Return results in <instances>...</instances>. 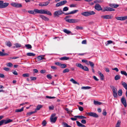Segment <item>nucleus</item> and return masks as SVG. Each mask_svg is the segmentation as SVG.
<instances>
[{
  "label": "nucleus",
  "mask_w": 127,
  "mask_h": 127,
  "mask_svg": "<svg viewBox=\"0 0 127 127\" xmlns=\"http://www.w3.org/2000/svg\"><path fill=\"white\" fill-rule=\"evenodd\" d=\"M59 59L61 60L66 61L71 60V59L69 57L65 56L60 58Z\"/></svg>",
  "instance_id": "f3484780"
},
{
  "label": "nucleus",
  "mask_w": 127,
  "mask_h": 127,
  "mask_svg": "<svg viewBox=\"0 0 127 127\" xmlns=\"http://www.w3.org/2000/svg\"><path fill=\"white\" fill-rule=\"evenodd\" d=\"M44 55H41L38 56L37 58V59L39 60L40 61L43 59H44Z\"/></svg>",
  "instance_id": "aec40b11"
},
{
  "label": "nucleus",
  "mask_w": 127,
  "mask_h": 127,
  "mask_svg": "<svg viewBox=\"0 0 127 127\" xmlns=\"http://www.w3.org/2000/svg\"><path fill=\"white\" fill-rule=\"evenodd\" d=\"M120 76L119 75H117L114 78L115 80H117L120 79Z\"/></svg>",
  "instance_id": "a18cd8bd"
},
{
  "label": "nucleus",
  "mask_w": 127,
  "mask_h": 127,
  "mask_svg": "<svg viewBox=\"0 0 127 127\" xmlns=\"http://www.w3.org/2000/svg\"><path fill=\"white\" fill-rule=\"evenodd\" d=\"M71 16L68 15L66 16L64 18V19L66 21L69 23H76L79 22L80 20L79 19H67V18L71 17Z\"/></svg>",
  "instance_id": "f257e3e1"
},
{
  "label": "nucleus",
  "mask_w": 127,
  "mask_h": 127,
  "mask_svg": "<svg viewBox=\"0 0 127 127\" xmlns=\"http://www.w3.org/2000/svg\"><path fill=\"white\" fill-rule=\"evenodd\" d=\"M122 85L123 87L127 91V84L125 82H122Z\"/></svg>",
  "instance_id": "4be33fe9"
},
{
  "label": "nucleus",
  "mask_w": 127,
  "mask_h": 127,
  "mask_svg": "<svg viewBox=\"0 0 127 127\" xmlns=\"http://www.w3.org/2000/svg\"><path fill=\"white\" fill-rule=\"evenodd\" d=\"M121 73L122 74L126 76H127V73L125 71H121Z\"/></svg>",
  "instance_id": "c03bdc74"
},
{
  "label": "nucleus",
  "mask_w": 127,
  "mask_h": 127,
  "mask_svg": "<svg viewBox=\"0 0 127 127\" xmlns=\"http://www.w3.org/2000/svg\"><path fill=\"white\" fill-rule=\"evenodd\" d=\"M103 114L104 116H106L107 114V112L106 110L104 109L103 110V112L102 113Z\"/></svg>",
  "instance_id": "0e129e2a"
},
{
  "label": "nucleus",
  "mask_w": 127,
  "mask_h": 127,
  "mask_svg": "<svg viewBox=\"0 0 127 127\" xmlns=\"http://www.w3.org/2000/svg\"><path fill=\"white\" fill-rule=\"evenodd\" d=\"M121 123V122L120 121H118L115 127H120V125Z\"/></svg>",
  "instance_id": "4c0bfd02"
},
{
  "label": "nucleus",
  "mask_w": 127,
  "mask_h": 127,
  "mask_svg": "<svg viewBox=\"0 0 127 127\" xmlns=\"http://www.w3.org/2000/svg\"><path fill=\"white\" fill-rule=\"evenodd\" d=\"M56 114L55 113L52 114L50 117V122L52 123H54L56 121L57 117H55Z\"/></svg>",
  "instance_id": "20e7f679"
},
{
  "label": "nucleus",
  "mask_w": 127,
  "mask_h": 127,
  "mask_svg": "<svg viewBox=\"0 0 127 127\" xmlns=\"http://www.w3.org/2000/svg\"><path fill=\"white\" fill-rule=\"evenodd\" d=\"M116 18L117 20L124 21L127 19V16L123 17H116Z\"/></svg>",
  "instance_id": "4468645a"
},
{
  "label": "nucleus",
  "mask_w": 127,
  "mask_h": 127,
  "mask_svg": "<svg viewBox=\"0 0 127 127\" xmlns=\"http://www.w3.org/2000/svg\"><path fill=\"white\" fill-rule=\"evenodd\" d=\"M46 122L45 120L43 121L42 123V124L43 126H45L46 125Z\"/></svg>",
  "instance_id": "6e6d98bb"
},
{
  "label": "nucleus",
  "mask_w": 127,
  "mask_h": 127,
  "mask_svg": "<svg viewBox=\"0 0 127 127\" xmlns=\"http://www.w3.org/2000/svg\"><path fill=\"white\" fill-rule=\"evenodd\" d=\"M111 88L113 91V94L114 98H116L117 96V89L113 86H111Z\"/></svg>",
  "instance_id": "7ed1b4c3"
},
{
  "label": "nucleus",
  "mask_w": 127,
  "mask_h": 127,
  "mask_svg": "<svg viewBox=\"0 0 127 127\" xmlns=\"http://www.w3.org/2000/svg\"><path fill=\"white\" fill-rule=\"evenodd\" d=\"M83 68H82V69L83 70L86 71H89V69L87 67L85 66H83Z\"/></svg>",
  "instance_id": "e433bc0d"
},
{
  "label": "nucleus",
  "mask_w": 127,
  "mask_h": 127,
  "mask_svg": "<svg viewBox=\"0 0 127 127\" xmlns=\"http://www.w3.org/2000/svg\"><path fill=\"white\" fill-rule=\"evenodd\" d=\"M76 65L77 66L79 67L81 69L83 68V66H84L81 64L80 63H76Z\"/></svg>",
  "instance_id": "a878e982"
},
{
  "label": "nucleus",
  "mask_w": 127,
  "mask_h": 127,
  "mask_svg": "<svg viewBox=\"0 0 127 127\" xmlns=\"http://www.w3.org/2000/svg\"><path fill=\"white\" fill-rule=\"evenodd\" d=\"M95 13L93 11H89L84 12L81 13V14L85 16H88L91 15H94Z\"/></svg>",
  "instance_id": "f03ea898"
},
{
  "label": "nucleus",
  "mask_w": 127,
  "mask_h": 127,
  "mask_svg": "<svg viewBox=\"0 0 127 127\" xmlns=\"http://www.w3.org/2000/svg\"><path fill=\"white\" fill-rule=\"evenodd\" d=\"M63 32L67 34H69L71 33V32L67 30L66 29H64L63 30Z\"/></svg>",
  "instance_id": "c85d7f7f"
},
{
  "label": "nucleus",
  "mask_w": 127,
  "mask_h": 127,
  "mask_svg": "<svg viewBox=\"0 0 127 127\" xmlns=\"http://www.w3.org/2000/svg\"><path fill=\"white\" fill-rule=\"evenodd\" d=\"M36 112V111L35 110V111H34L31 112H29V113H27V115H30L32 114H34V113H35Z\"/></svg>",
  "instance_id": "de8ad7c7"
},
{
  "label": "nucleus",
  "mask_w": 127,
  "mask_h": 127,
  "mask_svg": "<svg viewBox=\"0 0 127 127\" xmlns=\"http://www.w3.org/2000/svg\"><path fill=\"white\" fill-rule=\"evenodd\" d=\"M78 10H73L72 11H71L70 12H69V14H73L75 13H76L77 12H78Z\"/></svg>",
  "instance_id": "c9c22d12"
},
{
  "label": "nucleus",
  "mask_w": 127,
  "mask_h": 127,
  "mask_svg": "<svg viewBox=\"0 0 127 127\" xmlns=\"http://www.w3.org/2000/svg\"><path fill=\"white\" fill-rule=\"evenodd\" d=\"M121 101L122 104L125 107L127 106V104L125 98L124 97H122L121 99Z\"/></svg>",
  "instance_id": "2eb2a0df"
},
{
  "label": "nucleus",
  "mask_w": 127,
  "mask_h": 127,
  "mask_svg": "<svg viewBox=\"0 0 127 127\" xmlns=\"http://www.w3.org/2000/svg\"><path fill=\"white\" fill-rule=\"evenodd\" d=\"M9 4V3H4L3 2L2 5L1 6V8H3L6 7H7Z\"/></svg>",
  "instance_id": "6ab92c4d"
},
{
  "label": "nucleus",
  "mask_w": 127,
  "mask_h": 127,
  "mask_svg": "<svg viewBox=\"0 0 127 127\" xmlns=\"http://www.w3.org/2000/svg\"><path fill=\"white\" fill-rule=\"evenodd\" d=\"M87 115L93 117L95 118H97L99 117L98 115L96 113L90 112L86 113Z\"/></svg>",
  "instance_id": "6e6552de"
},
{
  "label": "nucleus",
  "mask_w": 127,
  "mask_h": 127,
  "mask_svg": "<svg viewBox=\"0 0 127 127\" xmlns=\"http://www.w3.org/2000/svg\"><path fill=\"white\" fill-rule=\"evenodd\" d=\"M30 78L32 81H34L36 79V78L34 77H31Z\"/></svg>",
  "instance_id": "680f3d73"
},
{
  "label": "nucleus",
  "mask_w": 127,
  "mask_h": 127,
  "mask_svg": "<svg viewBox=\"0 0 127 127\" xmlns=\"http://www.w3.org/2000/svg\"><path fill=\"white\" fill-rule=\"evenodd\" d=\"M77 126L79 127H81L82 124L81 123L79 122L78 121H76V122Z\"/></svg>",
  "instance_id": "13d9d810"
},
{
  "label": "nucleus",
  "mask_w": 127,
  "mask_h": 127,
  "mask_svg": "<svg viewBox=\"0 0 127 127\" xmlns=\"http://www.w3.org/2000/svg\"><path fill=\"white\" fill-rule=\"evenodd\" d=\"M64 13V12L62 10H58L54 12V15L55 17H59V16Z\"/></svg>",
  "instance_id": "423d86ee"
},
{
  "label": "nucleus",
  "mask_w": 127,
  "mask_h": 127,
  "mask_svg": "<svg viewBox=\"0 0 127 127\" xmlns=\"http://www.w3.org/2000/svg\"><path fill=\"white\" fill-rule=\"evenodd\" d=\"M10 4L12 6L20 8L22 7V5L20 3L13 2L11 3Z\"/></svg>",
  "instance_id": "9d476101"
},
{
  "label": "nucleus",
  "mask_w": 127,
  "mask_h": 127,
  "mask_svg": "<svg viewBox=\"0 0 127 127\" xmlns=\"http://www.w3.org/2000/svg\"><path fill=\"white\" fill-rule=\"evenodd\" d=\"M67 2V1L66 0L61 1L57 3L56 5V7H58L64 5Z\"/></svg>",
  "instance_id": "1a4fd4ad"
},
{
  "label": "nucleus",
  "mask_w": 127,
  "mask_h": 127,
  "mask_svg": "<svg viewBox=\"0 0 127 127\" xmlns=\"http://www.w3.org/2000/svg\"><path fill=\"white\" fill-rule=\"evenodd\" d=\"M113 17L111 15H102L101 16V18L107 19H111Z\"/></svg>",
  "instance_id": "ddd939ff"
},
{
  "label": "nucleus",
  "mask_w": 127,
  "mask_h": 127,
  "mask_svg": "<svg viewBox=\"0 0 127 127\" xmlns=\"http://www.w3.org/2000/svg\"><path fill=\"white\" fill-rule=\"evenodd\" d=\"M50 0H49V1H48L43 2V3L44 4V6H46L48 5L49 4V3H50Z\"/></svg>",
  "instance_id": "49530a36"
},
{
  "label": "nucleus",
  "mask_w": 127,
  "mask_h": 127,
  "mask_svg": "<svg viewBox=\"0 0 127 127\" xmlns=\"http://www.w3.org/2000/svg\"><path fill=\"white\" fill-rule=\"evenodd\" d=\"M45 14H47L50 16H51L52 15V14L51 12L50 11H48L47 10H46Z\"/></svg>",
  "instance_id": "ea45409f"
},
{
  "label": "nucleus",
  "mask_w": 127,
  "mask_h": 127,
  "mask_svg": "<svg viewBox=\"0 0 127 127\" xmlns=\"http://www.w3.org/2000/svg\"><path fill=\"white\" fill-rule=\"evenodd\" d=\"M42 107V105H38L35 109V110L36 111L37 110H38L40 109Z\"/></svg>",
  "instance_id": "c756f323"
},
{
  "label": "nucleus",
  "mask_w": 127,
  "mask_h": 127,
  "mask_svg": "<svg viewBox=\"0 0 127 127\" xmlns=\"http://www.w3.org/2000/svg\"><path fill=\"white\" fill-rule=\"evenodd\" d=\"M14 46L13 47V48H20L21 47V44L18 43H16L14 44Z\"/></svg>",
  "instance_id": "a211bd4d"
},
{
  "label": "nucleus",
  "mask_w": 127,
  "mask_h": 127,
  "mask_svg": "<svg viewBox=\"0 0 127 127\" xmlns=\"http://www.w3.org/2000/svg\"><path fill=\"white\" fill-rule=\"evenodd\" d=\"M89 64L91 66V67L94 68V64L91 61H89Z\"/></svg>",
  "instance_id": "f704fd0d"
},
{
  "label": "nucleus",
  "mask_w": 127,
  "mask_h": 127,
  "mask_svg": "<svg viewBox=\"0 0 127 127\" xmlns=\"http://www.w3.org/2000/svg\"><path fill=\"white\" fill-rule=\"evenodd\" d=\"M75 29L77 30H82L83 28L82 27H79V26H77L75 28Z\"/></svg>",
  "instance_id": "3c124183"
},
{
  "label": "nucleus",
  "mask_w": 127,
  "mask_h": 127,
  "mask_svg": "<svg viewBox=\"0 0 127 127\" xmlns=\"http://www.w3.org/2000/svg\"><path fill=\"white\" fill-rule=\"evenodd\" d=\"M70 81L74 84H77L79 85V83H77L76 81H75L73 78H71L70 80Z\"/></svg>",
  "instance_id": "7c9ffc66"
},
{
  "label": "nucleus",
  "mask_w": 127,
  "mask_h": 127,
  "mask_svg": "<svg viewBox=\"0 0 127 127\" xmlns=\"http://www.w3.org/2000/svg\"><path fill=\"white\" fill-rule=\"evenodd\" d=\"M6 44L7 46L9 47H11L12 45L10 41H7L6 43Z\"/></svg>",
  "instance_id": "bb28decb"
},
{
  "label": "nucleus",
  "mask_w": 127,
  "mask_h": 127,
  "mask_svg": "<svg viewBox=\"0 0 127 127\" xmlns=\"http://www.w3.org/2000/svg\"><path fill=\"white\" fill-rule=\"evenodd\" d=\"M81 122L83 124H85L86 123V121L85 120L82 119L81 121Z\"/></svg>",
  "instance_id": "774afa93"
},
{
  "label": "nucleus",
  "mask_w": 127,
  "mask_h": 127,
  "mask_svg": "<svg viewBox=\"0 0 127 127\" xmlns=\"http://www.w3.org/2000/svg\"><path fill=\"white\" fill-rule=\"evenodd\" d=\"M35 11H34V9L33 11L30 10L28 11V12L30 14H35Z\"/></svg>",
  "instance_id": "09e8293b"
},
{
  "label": "nucleus",
  "mask_w": 127,
  "mask_h": 127,
  "mask_svg": "<svg viewBox=\"0 0 127 127\" xmlns=\"http://www.w3.org/2000/svg\"><path fill=\"white\" fill-rule=\"evenodd\" d=\"M13 120L10 119L8 120H2L0 121V126L3 124H6L12 122Z\"/></svg>",
  "instance_id": "39448f33"
},
{
  "label": "nucleus",
  "mask_w": 127,
  "mask_h": 127,
  "mask_svg": "<svg viewBox=\"0 0 127 127\" xmlns=\"http://www.w3.org/2000/svg\"><path fill=\"white\" fill-rule=\"evenodd\" d=\"M22 76L24 77H28L29 76V74L28 73L24 74L22 75Z\"/></svg>",
  "instance_id": "603ef678"
},
{
  "label": "nucleus",
  "mask_w": 127,
  "mask_h": 127,
  "mask_svg": "<svg viewBox=\"0 0 127 127\" xmlns=\"http://www.w3.org/2000/svg\"><path fill=\"white\" fill-rule=\"evenodd\" d=\"M91 87L89 86H86V87H81V89H83L86 90V89H91Z\"/></svg>",
  "instance_id": "a19ab883"
},
{
  "label": "nucleus",
  "mask_w": 127,
  "mask_h": 127,
  "mask_svg": "<svg viewBox=\"0 0 127 127\" xmlns=\"http://www.w3.org/2000/svg\"><path fill=\"white\" fill-rule=\"evenodd\" d=\"M60 66L61 68H64L66 67L67 66L66 64H65L61 63Z\"/></svg>",
  "instance_id": "79ce46f5"
},
{
  "label": "nucleus",
  "mask_w": 127,
  "mask_h": 127,
  "mask_svg": "<svg viewBox=\"0 0 127 127\" xmlns=\"http://www.w3.org/2000/svg\"><path fill=\"white\" fill-rule=\"evenodd\" d=\"M47 77L48 79H50L52 78V76L50 74H48L47 75Z\"/></svg>",
  "instance_id": "052dcab7"
},
{
  "label": "nucleus",
  "mask_w": 127,
  "mask_h": 127,
  "mask_svg": "<svg viewBox=\"0 0 127 127\" xmlns=\"http://www.w3.org/2000/svg\"><path fill=\"white\" fill-rule=\"evenodd\" d=\"M39 16L43 20L45 21H48L49 20V19L48 18L43 15H39Z\"/></svg>",
  "instance_id": "dca6fc26"
},
{
  "label": "nucleus",
  "mask_w": 127,
  "mask_h": 127,
  "mask_svg": "<svg viewBox=\"0 0 127 127\" xmlns=\"http://www.w3.org/2000/svg\"><path fill=\"white\" fill-rule=\"evenodd\" d=\"M78 109L81 111H82L83 110V107L81 106L79 107Z\"/></svg>",
  "instance_id": "69168bd1"
},
{
  "label": "nucleus",
  "mask_w": 127,
  "mask_h": 127,
  "mask_svg": "<svg viewBox=\"0 0 127 127\" xmlns=\"http://www.w3.org/2000/svg\"><path fill=\"white\" fill-rule=\"evenodd\" d=\"M118 94L120 96H121L122 95V89L119 90L118 91Z\"/></svg>",
  "instance_id": "473e14b6"
},
{
  "label": "nucleus",
  "mask_w": 127,
  "mask_h": 127,
  "mask_svg": "<svg viewBox=\"0 0 127 127\" xmlns=\"http://www.w3.org/2000/svg\"><path fill=\"white\" fill-rule=\"evenodd\" d=\"M68 10V8L67 7H64L63 9V11H66Z\"/></svg>",
  "instance_id": "bf43d9fd"
},
{
  "label": "nucleus",
  "mask_w": 127,
  "mask_h": 127,
  "mask_svg": "<svg viewBox=\"0 0 127 127\" xmlns=\"http://www.w3.org/2000/svg\"><path fill=\"white\" fill-rule=\"evenodd\" d=\"M115 9L113 8L108 7H105L102 10V11L105 12V11H114Z\"/></svg>",
  "instance_id": "9b49d317"
},
{
  "label": "nucleus",
  "mask_w": 127,
  "mask_h": 127,
  "mask_svg": "<svg viewBox=\"0 0 127 127\" xmlns=\"http://www.w3.org/2000/svg\"><path fill=\"white\" fill-rule=\"evenodd\" d=\"M63 125L64 127H72L71 126L68 125L66 123H63Z\"/></svg>",
  "instance_id": "8fccbe9b"
},
{
  "label": "nucleus",
  "mask_w": 127,
  "mask_h": 127,
  "mask_svg": "<svg viewBox=\"0 0 127 127\" xmlns=\"http://www.w3.org/2000/svg\"><path fill=\"white\" fill-rule=\"evenodd\" d=\"M27 55L28 56H34L35 54L32 53H28L27 54Z\"/></svg>",
  "instance_id": "5701e85b"
},
{
  "label": "nucleus",
  "mask_w": 127,
  "mask_h": 127,
  "mask_svg": "<svg viewBox=\"0 0 127 127\" xmlns=\"http://www.w3.org/2000/svg\"><path fill=\"white\" fill-rule=\"evenodd\" d=\"M69 70L68 68H66L64 69L63 71V73H65L66 72H68L69 71Z\"/></svg>",
  "instance_id": "5fc2aeb1"
},
{
  "label": "nucleus",
  "mask_w": 127,
  "mask_h": 127,
  "mask_svg": "<svg viewBox=\"0 0 127 127\" xmlns=\"http://www.w3.org/2000/svg\"><path fill=\"white\" fill-rule=\"evenodd\" d=\"M46 98L49 99H53L55 98V97L54 96L51 97L50 96H46Z\"/></svg>",
  "instance_id": "e2e57ef3"
},
{
  "label": "nucleus",
  "mask_w": 127,
  "mask_h": 127,
  "mask_svg": "<svg viewBox=\"0 0 127 127\" xmlns=\"http://www.w3.org/2000/svg\"><path fill=\"white\" fill-rule=\"evenodd\" d=\"M25 46L28 49H31L32 48L31 45L29 44H26L25 45Z\"/></svg>",
  "instance_id": "2f4dec72"
},
{
  "label": "nucleus",
  "mask_w": 127,
  "mask_h": 127,
  "mask_svg": "<svg viewBox=\"0 0 127 127\" xmlns=\"http://www.w3.org/2000/svg\"><path fill=\"white\" fill-rule=\"evenodd\" d=\"M95 10L98 11L102 10V9L101 6L99 4L97 3L95 4Z\"/></svg>",
  "instance_id": "f8f14e48"
},
{
  "label": "nucleus",
  "mask_w": 127,
  "mask_h": 127,
  "mask_svg": "<svg viewBox=\"0 0 127 127\" xmlns=\"http://www.w3.org/2000/svg\"><path fill=\"white\" fill-rule=\"evenodd\" d=\"M46 10L40 9L38 10L37 9H34L35 12L36 13L40 14H45Z\"/></svg>",
  "instance_id": "0eeeda50"
},
{
  "label": "nucleus",
  "mask_w": 127,
  "mask_h": 127,
  "mask_svg": "<svg viewBox=\"0 0 127 127\" xmlns=\"http://www.w3.org/2000/svg\"><path fill=\"white\" fill-rule=\"evenodd\" d=\"M113 41L111 40H109L107 41V43L106 44V45L107 46L109 44H111L112 43Z\"/></svg>",
  "instance_id": "864d4df0"
},
{
  "label": "nucleus",
  "mask_w": 127,
  "mask_h": 127,
  "mask_svg": "<svg viewBox=\"0 0 127 127\" xmlns=\"http://www.w3.org/2000/svg\"><path fill=\"white\" fill-rule=\"evenodd\" d=\"M23 110L24 107H22L20 109H16L15 110V112H20L23 111Z\"/></svg>",
  "instance_id": "cd10ccee"
},
{
  "label": "nucleus",
  "mask_w": 127,
  "mask_h": 127,
  "mask_svg": "<svg viewBox=\"0 0 127 127\" xmlns=\"http://www.w3.org/2000/svg\"><path fill=\"white\" fill-rule=\"evenodd\" d=\"M6 65L10 67H11L13 66V64L11 63H7L6 64Z\"/></svg>",
  "instance_id": "4d7b16f0"
},
{
  "label": "nucleus",
  "mask_w": 127,
  "mask_h": 127,
  "mask_svg": "<svg viewBox=\"0 0 127 127\" xmlns=\"http://www.w3.org/2000/svg\"><path fill=\"white\" fill-rule=\"evenodd\" d=\"M94 103L95 105H100L101 103L100 102H98V101L94 100Z\"/></svg>",
  "instance_id": "58836bf2"
},
{
  "label": "nucleus",
  "mask_w": 127,
  "mask_h": 127,
  "mask_svg": "<svg viewBox=\"0 0 127 127\" xmlns=\"http://www.w3.org/2000/svg\"><path fill=\"white\" fill-rule=\"evenodd\" d=\"M102 2L101 0H96L94 1V3H100Z\"/></svg>",
  "instance_id": "37998d69"
},
{
  "label": "nucleus",
  "mask_w": 127,
  "mask_h": 127,
  "mask_svg": "<svg viewBox=\"0 0 127 127\" xmlns=\"http://www.w3.org/2000/svg\"><path fill=\"white\" fill-rule=\"evenodd\" d=\"M99 74L100 76V79L101 80H103L104 79V76L103 74L101 72H99Z\"/></svg>",
  "instance_id": "72a5a7b5"
},
{
  "label": "nucleus",
  "mask_w": 127,
  "mask_h": 127,
  "mask_svg": "<svg viewBox=\"0 0 127 127\" xmlns=\"http://www.w3.org/2000/svg\"><path fill=\"white\" fill-rule=\"evenodd\" d=\"M61 63L59 62H56L55 63V64L57 65L60 66Z\"/></svg>",
  "instance_id": "338daca9"
},
{
  "label": "nucleus",
  "mask_w": 127,
  "mask_h": 127,
  "mask_svg": "<svg viewBox=\"0 0 127 127\" xmlns=\"http://www.w3.org/2000/svg\"><path fill=\"white\" fill-rule=\"evenodd\" d=\"M74 117L80 119H86V117L82 116H75Z\"/></svg>",
  "instance_id": "412c9836"
},
{
  "label": "nucleus",
  "mask_w": 127,
  "mask_h": 127,
  "mask_svg": "<svg viewBox=\"0 0 127 127\" xmlns=\"http://www.w3.org/2000/svg\"><path fill=\"white\" fill-rule=\"evenodd\" d=\"M8 54L5 53H3L1 51H0V56H8Z\"/></svg>",
  "instance_id": "b1692460"
},
{
  "label": "nucleus",
  "mask_w": 127,
  "mask_h": 127,
  "mask_svg": "<svg viewBox=\"0 0 127 127\" xmlns=\"http://www.w3.org/2000/svg\"><path fill=\"white\" fill-rule=\"evenodd\" d=\"M76 65L77 66L79 67L81 69L83 68V66H84L81 64L80 63H76Z\"/></svg>",
  "instance_id": "393cba45"
}]
</instances>
